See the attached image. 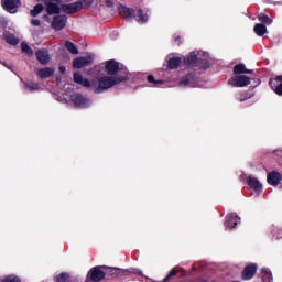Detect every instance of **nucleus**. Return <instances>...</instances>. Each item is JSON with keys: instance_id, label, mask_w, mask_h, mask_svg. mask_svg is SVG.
<instances>
[{"instance_id": "1", "label": "nucleus", "mask_w": 282, "mask_h": 282, "mask_svg": "<svg viewBox=\"0 0 282 282\" xmlns=\"http://www.w3.org/2000/svg\"><path fill=\"white\" fill-rule=\"evenodd\" d=\"M117 84L118 80H116V78L104 76L98 80V83L96 82V86L93 87V89L96 91V94H101V91H105L106 89H111V87Z\"/></svg>"}, {"instance_id": "2", "label": "nucleus", "mask_w": 282, "mask_h": 282, "mask_svg": "<svg viewBox=\"0 0 282 282\" xmlns=\"http://www.w3.org/2000/svg\"><path fill=\"white\" fill-rule=\"evenodd\" d=\"M83 10V2L76 1L73 3H59V13L64 12L65 14H76Z\"/></svg>"}, {"instance_id": "3", "label": "nucleus", "mask_w": 282, "mask_h": 282, "mask_svg": "<svg viewBox=\"0 0 282 282\" xmlns=\"http://www.w3.org/2000/svg\"><path fill=\"white\" fill-rule=\"evenodd\" d=\"M74 83L85 87L86 89H94L96 87V80L90 82L89 79L85 78L80 73H75L73 76Z\"/></svg>"}, {"instance_id": "4", "label": "nucleus", "mask_w": 282, "mask_h": 282, "mask_svg": "<svg viewBox=\"0 0 282 282\" xmlns=\"http://www.w3.org/2000/svg\"><path fill=\"white\" fill-rule=\"evenodd\" d=\"M47 14H61V0H43Z\"/></svg>"}, {"instance_id": "5", "label": "nucleus", "mask_w": 282, "mask_h": 282, "mask_svg": "<svg viewBox=\"0 0 282 282\" xmlns=\"http://www.w3.org/2000/svg\"><path fill=\"white\" fill-rule=\"evenodd\" d=\"M93 62H94V56L91 55H88L86 57L75 58L73 61V67L74 69H83V67H87V65H91Z\"/></svg>"}, {"instance_id": "6", "label": "nucleus", "mask_w": 282, "mask_h": 282, "mask_svg": "<svg viewBox=\"0 0 282 282\" xmlns=\"http://www.w3.org/2000/svg\"><path fill=\"white\" fill-rule=\"evenodd\" d=\"M249 84L250 78L246 75L236 76L229 79V85L232 87H248Z\"/></svg>"}, {"instance_id": "7", "label": "nucleus", "mask_w": 282, "mask_h": 282, "mask_svg": "<svg viewBox=\"0 0 282 282\" xmlns=\"http://www.w3.org/2000/svg\"><path fill=\"white\" fill-rule=\"evenodd\" d=\"M21 4L20 0H3L2 7L7 12H10L11 14L17 13V10L19 9V6Z\"/></svg>"}, {"instance_id": "8", "label": "nucleus", "mask_w": 282, "mask_h": 282, "mask_svg": "<svg viewBox=\"0 0 282 282\" xmlns=\"http://www.w3.org/2000/svg\"><path fill=\"white\" fill-rule=\"evenodd\" d=\"M72 101L75 107H79L80 109H85V107H89V105H91V101L82 95L72 96Z\"/></svg>"}, {"instance_id": "9", "label": "nucleus", "mask_w": 282, "mask_h": 282, "mask_svg": "<svg viewBox=\"0 0 282 282\" xmlns=\"http://www.w3.org/2000/svg\"><path fill=\"white\" fill-rule=\"evenodd\" d=\"M67 25V18L65 15H56L53 19L52 28L53 30H56L57 32L63 30Z\"/></svg>"}, {"instance_id": "10", "label": "nucleus", "mask_w": 282, "mask_h": 282, "mask_svg": "<svg viewBox=\"0 0 282 282\" xmlns=\"http://www.w3.org/2000/svg\"><path fill=\"white\" fill-rule=\"evenodd\" d=\"M269 85L278 96H282V75L270 79Z\"/></svg>"}, {"instance_id": "11", "label": "nucleus", "mask_w": 282, "mask_h": 282, "mask_svg": "<svg viewBox=\"0 0 282 282\" xmlns=\"http://www.w3.org/2000/svg\"><path fill=\"white\" fill-rule=\"evenodd\" d=\"M258 267L257 264H249L242 271V279L245 281H250L257 274Z\"/></svg>"}, {"instance_id": "12", "label": "nucleus", "mask_w": 282, "mask_h": 282, "mask_svg": "<svg viewBox=\"0 0 282 282\" xmlns=\"http://www.w3.org/2000/svg\"><path fill=\"white\" fill-rule=\"evenodd\" d=\"M118 69H120V64H118V62L110 59L106 63V72L109 76L118 74Z\"/></svg>"}, {"instance_id": "13", "label": "nucleus", "mask_w": 282, "mask_h": 282, "mask_svg": "<svg viewBox=\"0 0 282 282\" xmlns=\"http://www.w3.org/2000/svg\"><path fill=\"white\" fill-rule=\"evenodd\" d=\"M202 54L205 58L208 57V54H206L204 52H198V53L192 52L189 54V56L187 57V64L195 65V63H197V61H204V58H202Z\"/></svg>"}, {"instance_id": "14", "label": "nucleus", "mask_w": 282, "mask_h": 282, "mask_svg": "<svg viewBox=\"0 0 282 282\" xmlns=\"http://www.w3.org/2000/svg\"><path fill=\"white\" fill-rule=\"evenodd\" d=\"M267 182H268V184H270V186H279V184L281 182V173L270 172L268 174Z\"/></svg>"}, {"instance_id": "15", "label": "nucleus", "mask_w": 282, "mask_h": 282, "mask_svg": "<svg viewBox=\"0 0 282 282\" xmlns=\"http://www.w3.org/2000/svg\"><path fill=\"white\" fill-rule=\"evenodd\" d=\"M166 61L169 69H175L176 67H180V65L182 64V58L175 55H167Z\"/></svg>"}, {"instance_id": "16", "label": "nucleus", "mask_w": 282, "mask_h": 282, "mask_svg": "<svg viewBox=\"0 0 282 282\" xmlns=\"http://www.w3.org/2000/svg\"><path fill=\"white\" fill-rule=\"evenodd\" d=\"M119 12L121 17H123V19H126L127 21H131V19L135 17V11H133V9L131 8L120 7Z\"/></svg>"}, {"instance_id": "17", "label": "nucleus", "mask_w": 282, "mask_h": 282, "mask_svg": "<svg viewBox=\"0 0 282 282\" xmlns=\"http://www.w3.org/2000/svg\"><path fill=\"white\" fill-rule=\"evenodd\" d=\"M90 279L91 281H95V282L102 281V279H105V272H102L100 268H94L90 271Z\"/></svg>"}, {"instance_id": "18", "label": "nucleus", "mask_w": 282, "mask_h": 282, "mask_svg": "<svg viewBox=\"0 0 282 282\" xmlns=\"http://www.w3.org/2000/svg\"><path fill=\"white\" fill-rule=\"evenodd\" d=\"M239 224V217L235 214L227 216L226 226L227 228H235Z\"/></svg>"}, {"instance_id": "19", "label": "nucleus", "mask_w": 282, "mask_h": 282, "mask_svg": "<svg viewBox=\"0 0 282 282\" xmlns=\"http://www.w3.org/2000/svg\"><path fill=\"white\" fill-rule=\"evenodd\" d=\"M248 184L251 188H253V191H258L261 192V189L263 188V185L261 184V182H259L256 177L250 176L248 180Z\"/></svg>"}, {"instance_id": "20", "label": "nucleus", "mask_w": 282, "mask_h": 282, "mask_svg": "<svg viewBox=\"0 0 282 282\" xmlns=\"http://www.w3.org/2000/svg\"><path fill=\"white\" fill-rule=\"evenodd\" d=\"M37 56V61L42 64L45 65L46 63L50 62V54L47 53V51H39L36 53Z\"/></svg>"}, {"instance_id": "21", "label": "nucleus", "mask_w": 282, "mask_h": 282, "mask_svg": "<svg viewBox=\"0 0 282 282\" xmlns=\"http://www.w3.org/2000/svg\"><path fill=\"white\" fill-rule=\"evenodd\" d=\"M36 74L39 78H50L54 74V68H41Z\"/></svg>"}, {"instance_id": "22", "label": "nucleus", "mask_w": 282, "mask_h": 282, "mask_svg": "<svg viewBox=\"0 0 282 282\" xmlns=\"http://www.w3.org/2000/svg\"><path fill=\"white\" fill-rule=\"evenodd\" d=\"M252 69H246V65L239 64L234 67V74H252Z\"/></svg>"}, {"instance_id": "23", "label": "nucleus", "mask_w": 282, "mask_h": 282, "mask_svg": "<svg viewBox=\"0 0 282 282\" xmlns=\"http://www.w3.org/2000/svg\"><path fill=\"white\" fill-rule=\"evenodd\" d=\"M253 31L257 36H263V34H268V28L264 24H256Z\"/></svg>"}, {"instance_id": "24", "label": "nucleus", "mask_w": 282, "mask_h": 282, "mask_svg": "<svg viewBox=\"0 0 282 282\" xmlns=\"http://www.w3.org/2000/svg\"><path fill=\"white\" fill-rule=\"evenodd\" d=\"M137 21H139L140 23H147L149 21V15L140 9L137 12Z\"/></svg>"}, {"instance_id": "25", "label": "nucleus", "mask_w": 282, "mask_h": 282, "mask_svg": "<svg viewBox=\"0 0 282 282\" xmlns=\"http://www.w3.org/2000/svg\"><path fill=\"white\" fill-rule=\"evenodd\" d=\"M262 280L263 282H272V272L268 268L262 269Z\"/></svg>"}, {"instance_id": "26", "label": "nucleus", "mask_w": 282, "mask_h": 282, "mask_svg": "<svg viewBox=\"0 0 282 282\" xmlns=\"http://www.w3.org/2000/svg\"><path fill=\"white\" fill-rule=\"evenodd\" d=\"M65 47L66 50H68L70 54H75V55L78 54V48L76 47V45H74V43L66 42Z\"/></svg>"}, {"instance_id": "27", "label": "nucleus", "mask_w": 282, "mask_h": 282, "mask_svg": "<svg viewBox=\"0 0 282 282\" xmlns=\"http://www.w3.org/2000/svg\"><path fill=\"white\" fill-rule=\"evenodd\" d=\"M44 7L43 4H37L34 7L33 10H31V17H39V14H41V12H43Z\"/></svg>"}, {"instance_id": "28", "label": "nucleus", "mask_w": 282, "mask_h": 282, "mask_svg": "<svg viewBox=\"0 0 282 282\" xmlns=\"http://www.w3.org/2000/svg\"><path fill=\"white\" fill-rule=\"evenodd\" d=\"M259 21H261V23H265V25H271L272 23V19H270V17H268L267 14H260L258 17Z\"/></svg>"}, {"instance_id": "29", "label": "nucleus", "mask_w": 282, "mask_h": 282, "mask_svg": "<svg viewBox=\"0 0 282 282\" xmlns=\"http://www.w3.org/2000/svg\"><path fill=\"white\" fill-rule=\"evenodd\" d=\"M21 47L22 52H24V54H28V56H32V54H34V51H32V48L25 42L22 43Z\"/></svg>"}, {"instance_id": "30", "label": "nucleus", "mask_w": 282, "mask_h": 282, "mask_svg": "<svg viewBox=\"0 0 282 282\" xmlns=\"http://www.w3.org/2000/svg\"><path fill=\"white\" fill-rule=\"evenodd\" d=\"M6 41H7V43H9V45H18L19 44V39L14 37L13 35L6 36Z\"/></svg>"}, {"instance_id": "31", "label": "nucleus", "mask_w": 282, "mask_h": 282, "mask_svg": "<svg viewBox=\"0 0 282 282\" xmlns=\"http://www.w3.org/2000/svg\"><path fill=\"white\" fill-rule=\"evenodd\" d=\"M191 83V76L184 77L181 83L180 86L181 87H186L188 84Z\"/></svg>"}, {"instance_id": "32", "label": "nucleus", "mask_w": 282, "mask_h": 282, "mask_svg": "<svg viewBox=\"0 0 282 282\" xmlns=\"http://www.w3.org/2000/svg\"><path fill=\"white\" fill-rule=\"evenodd\" d=\"M67 279H69V275H67V273H62L57 276V282H66Z\"/></svg>"}, {"instance_id": "33", "label": "nucleus", "mask_w": 282, "mask_h": 282, "mask_svg": "<svg viewBox=\"0 0 282 282\" xmlns=\"http://www.w3.org/2000/svg\"><path fill=\"white\" fill-rule=\"evenodd\" d=\"M3 282H21V280H19V278L11 275L4 279Z\"/></svg>"}, {"instance_id": "34", "label": "nucleus", "mask_w": 282, "mask_h": 282, "mask_svg": "<svg viewBox=\"0 0 282 282\" xmlns=\"http://www.w3.org/2000/svg\"><path fill=\"white\" fill-rule=\"evenodd\" d=\"M26 89H29L30 91H34L39 89V84H28Z\"/></svg>"}, {"instance_id": "35", "label": "nucleus", "mask_w": 282, "mask_h": 282, "mask_svg": "<svg viewBox=\"0 0 282 282\" xmlns=\"http://www.w3.org/2000/svg\"><path fill=\"white\" fill-rule=\"evenodd\" d=\"M177 274V271L175 269L171 270L167 276H165L164 282L169 281V279L175 276Z\"/></svg>"}, {"instance_id": "36", "label": "nucleus", "mask_w": 282, "mask_h": 282, "mask_svg": "<svg viewBox=\"0 0 282 282\" xmlns=\"http://www.w3.org/2000/svg\"><path fill=\"white\" fill-rule=\"evenodd\" d=\"M148 80L149 83H154L155 85L162 83V82H155V78L153 77V75L148 76Z\"/></svg>"}, {"instance_id": "37", "label": "nucleus", "mask_w": 282, "mask_h": 282, "mask_svg": "<svg viewBox=\"0 0 282 282\" xmlns=\"http://www.w3.org/2000/svg\"><path fill=\"white\" fill-rule=\"evenodd\" d=\"M32 25H34L35 28H39V25H41V21L36 20V19H33L31 21Z\"/></svg>"}, {"instance_id": "38", "label": "nucleus", "mask_w": 282, "mask_h": 282, "mask_svg": "<svg viewBox=\"0 0 282 282\" xmlns=\"http://www.w3.org/2000/svg\"><path fill=\"white\" fill-rule=\"evenodd\" d=\"M59 72H61V74H65V72H66L65 66H61V67H59Z\"/></svg>"}, {"instance_id": "39", "label": "nucleus", "mask_w": 282, "mask_h": 282, "mask_svg": "<svg viewBox=\"0 0 282 282\" xmlns=\"http://www.w3.org/2000/svg\"><path fill=\"white\" fill-rule=\"evenodd\" d=\"M116 270H117V269H113V268H112V269H110V272H116Z\"/></svg>"}]
</instances>
